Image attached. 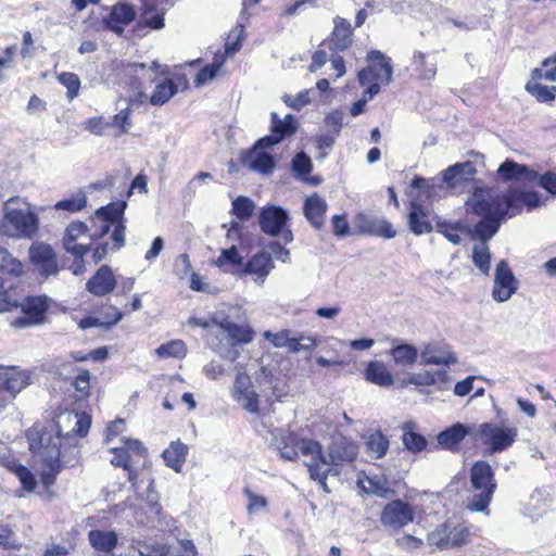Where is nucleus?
<instances>
[{"instance_id": "obj_2", "label": "nucleus", "mask_w": 556, "mask_h": 556, "mask_svg": "<svg viewBox=\"0 0 556 556\" xmlns=\"http://www.w3.org/2000/svg\"><path fill=\"white\" fill-rule=\"evenodd\" d=\"M0 236L14 239H31L38 233L39 218L25 199L12 197L2 206Z\"/></svg>"}, {"instance_id": "obj_50", "label": "nucleus", "mask_w": 556, "mask_h": 556, "mask_svg": "<svg viewBox=\"0 0 556 556\" xmlns=\"http://www.w3.org/2000/svg\"><path fill=\"white\" fill-rule=\"evenodd\" d=\"M437 383L435 375L432 371H420L408 374L402 381L401 387L414 384L417 387H430Z\"/></svg>"}, {"instance_id": "obj_22", "label": "nucleus", "mask_w": 556, "mask_h": 556, "mask_svg": "<svg viewBox=\"0 0 556 556\" xmlns=\"http://www.w3.org/2000/svg\"><path fill=\"white\" fill-rule=\"evenodd\" d=\"M87 226L81 222L71 223L63 237V248L75 257L84 256L89 251V245L78 244L76 241L87 232Z\"/></svg>"}, {"instance_id": "obj_5", "label": "nucleus", "mask_w": 556, "mask_h": 556, "mask_svg": "<svg viewBox=\"0 0 556 556\" xmlns=\"http://www.w3.org/2000/svg\"><path fill=\"white\" fill-rule=\"evenodd\" d=\"M33 383L31 372L17 366L0 365V414L12 405L17 394Z\"/></svg>"}, {"instance_id": "obj_42", "label": "nucleus", "mask_w": 556, "mask_h": 556, "mask_svg": "<svg viewBox=\"0 0 556 556\" xmlns=\"http://www.w3.org/2000/svg\"><path fill=\"white\" fill-rule=\"evenodd\" d=\"M389 448V440L381 431L370 433L366 441V451L372 458H382Z\"/></svg>"}, {"instance_id": "obj_36", "label": "nucleus", "mask_w": 556, "mask_h": 556, "mask_svg": "<svg viewBox=\"0 0 556 556\" xmlns=\"http://www.w3.org/2000/svg\"><path fill=\"white\" fill-rule=\"evenodd\" d=\"M270 130L281 136V141L298 130V122L291 114H287L283 118H280L276 112H273L270 114Z\"/></svg>"}, {"instance_id": "obj_55", "label": "nucleus", "mask_w": 556, "mask_h": 556, "mask_svg": "<svg viewBox=\"0 0 556 556\" xmlns=\"http://www.w3.org/2000/svg\"><path fill=\"white\" fill-rule=\"evenodd\" d=\"M255 205L252 200L247 197H238L232 202V213L242 220L252 216Z\"/></svg>"}, {"instance_id": "obj_9", "label": "nucleus", "mask_w": 556, "mask_h": 556, "mask_svg": "<svg viewBox=\"0 0 556 556\" xmlns=\"http://www.w3.org/2000/svg\"><path fill=\"white\" fill-rule=\"evenodd\" d=\"M289 216L287 211L279 206L264 207L258 217L261 229L268 236L277 237L282 236L285 242H291L293 235L290 229H285Z\"/></svg>"}, {"instance_id": "obj_7", "label": "nucleus", "mask_w": 556, "mask_h": 556, "mask_svg": "<svg viewBox=\"0 0 556 556\" xmlns=\"http://www.w3.org/2000/svg\"><path fill=\"white\" fill-rule=\"evenodd\" d=\"M517 437V429L496 424H481L472 438L490 447V452H501L513 445Z\"/></svg>"}, {"instance_id": "obj_16", "label": "nucleus", "mask_w": 556, "mask_h": 556, "mask_svg": "<svg viewBox=\"0 0 556 556\" xmlns=\"http://www.w3.org/2000/svg\"><path fill=\"white\" fill-rule=\"evenodd\" d=\"M356 229L366 235L391 239L396 236L392 225L386 219L372 218L364 213L357 214L355 218Z\"/></svg>"}, {"instance_id": "obj_39", "label": "nucleus", "mask_w": 556, "mask_h": 556, "mask_svg": "<svg viewBox=\"0 0 556 556\" xmlns=\"http://www.w3.org/2000/svg\"><path fill=\"white\" fill-rule=\"evenodd\" d=\"M218 328L225 331L232 340L241 343H248L253 340V331L242 325L233 324L227 319L218 323Z\"/></svg>"}, {"instance_id": "obj_14", "label": "nucleus", "mask_w": 556, "mask_h": 556, "mask_svg": "<svg viewBox=\"0 0 556 556\" xmlns=\"http://www.w3.org/2000/svg\"><path fill=\"white\" fill-rule=\"evenodd\" d=\"M329 459L334 468L342 464H350L355 460L358 454L357 444L343 435L333 439L331 445L328 447Z\"/></svg>"}, {"instance_id": "obj_20", "label": "nucleus", "mask_w": 556, "mask_h": 556, "mask_svg": "<svg viewBox=\"0 0 556 556\" xmlns=\"http://www.w3.org/2000/svg\"><path fill=\"white\" fill-rule=\"evenodd\" d=\"M274 268L271 255L266 252L256 253L253 255L244 266L245 274L254 276V282L262 287Z\"/></svg>"}, {"instance_id": "obj_10", "label": "nucleus", "mask_w": 556, "mask_h": 556, "mask_svg": "<svg viewBox=\"0 0 556 556\" xmlns=\"http://www.w3.org/2000/svg\"><path fill=\"white\" fill-rule=\"evenodd\" d=\"M21 301V299L18 300ZM23 316L14 318L11 326L20 329L37 326L43 323L49 307L46 296H29L18 302Z\"/></svg>"}, {"instance_id": "obj_28", "label": "nucleus", "mask_w": 556, "mask_h": 556, "mask_svg": "<svg viewBox=\"0 0 556 556\" xmlns=\"http://www.w3.org/2000/svg\"><path fill=\"white\" fill-rule=\"evenodd\" d=\"M135 18L134 8L127 3H117L113 7L110 15L105 18L108 28L115 33H122L124 26Z\"/></svg>"}, {"instance_id": "obj_41", "label": "nucleus", "mask_w": 556, "mask_h": 556, "mask_svg": "<svg viewBox=\"0 0 556 556\" xmlns=\"http://www.w3.org/2000/svg\"><path fill=\"white\" fill-rule=\"evenodd\" d=\"M178 92V86L170 79L159 83L153 90L150 102L153 105H163Z\"/></svg>"}, {"instance_id": "obj_40", "label": "nucleus", "mask_w": 556, "mask_h": 556, "mask_svg": "<svg viewBox=\"0 0 556 556\" xmlns=\"http://www.w3.org/2000/svg\"><path fill=\"white\" fill-rule=\"evenodd\" d=\"M390 354L396 365L408 366L416 363L417 349L412 344H397L390 350Z\"/></svg>"}, {"instance_id": "obj_6", "label": "nucleus", "mask_w": 556, "mask_h": 556, "mask_svg": "<svg viewBox=\"0 0 556 556\" xmlns=\"http://www.w3.org/2000/svg\"><path fill=\"white\" fill-rule=\"evenodd\" d=\"M468 207L478 216H506V193L494 188H476L467 200Z\"/></svg>"}, {"instance_id": "obj_54", "label": "nucleus", "mask_w": 556, "mask_h": 556, "mask_svg": "<svg viewBox=\"0 0 556 556\" xmlns=\"http://www.w3.org/2000/svg\"><path fill=\"white\" fill-rule=\"evenodd\" d=\"M428 543L439 549H448V523L444 522L430 532Z\"/></svg>"}, {"instance_id": "obj_15", "label": "nucleus", "mask_w": 556, "mask_h": 556, "mask_svg": "<svg viewBox=\"0 0 556 556\" xmlns=\"http://www.w3.org/2000/svg\"><path fill=\"white\" fill-rule=\"evenodd\" d=\"M421 362L425 365H445L450 366L457 363L456 355L451 348L443 342L427 343L420 354Z\"/></svg>"}, {"instance_id": "obj_47", "label": "nucleus", "mask_w": 556, "mask_h": 556, "mask_svg": "<svg viewBox=\"0 0 556 556\" xmlns=\"http://www.w3.org/2000/svg\"><path fill=\"white\" fill-rule=\"evenodd\" d=\"M402 442L406 450L412 453H418L426 448L427 440L424 435L412 430L410 425H406L402 435Z\"/></svg>"}, {"instance_id": "obj_12", "label": "nucleus", "mask_w": 556, "mask_h": 556, "mask_svg": "<svg viewBox=\"0 0 556 556\" xmlns=\"http://www.w3.org/2000/svg\"><path fill=\"white\" fill-rule=\"evenodd\" d=\"M518 289V281L508 263L501 260L495 267L492 298L496 302H506Z\"/></svg>"}, {"instance_id": "obj_32", "label": "nucleus", "mask_w": 556, "mask_h": 556, "mask_svg": "<svg viewBox=\"0 0 556 556\" xmlns=\"http://www.w3.org/2000/svg\"><path fill=\"white\" fill-rule=\"evenodd\" d=\"M364 375L367 381L377 386L390 387L393 384V377L382 362L370 361Z\"/></svg>"}, {"instance_id": "obj_57", "label": "nucleus", "mask_w": 556, "mask_h": 556, "mask_svg": "<svg viewBox=\"0 0 556 556\" xmlns=\"http://www.w3.org/2000/svg\"><path fill=\"white\" fill-rule=\"evenodd\" d=\"M470 535L467 528L463 526L451 527L448 523V548L459 547L464 545Z\"/></svg>"}, {"instance_id": "obj_56", "label": "nucleus", "mask_w": 556, "mask_h": 556, "mask_svg": "<svg viewBox=\"0 0 556 556\" xmlns=\"http://www.w3.org/2000/svg\"><path fill=\"white\" fill-rule=\"evenodd\" d=\"M435 227L437 231L442 233L451 243H460V236L458 235V231L460 230L462 226L459 223L453 224L446 220H442L438 222Z\"/></svg>"}, {"instance_id": "obj_1", "label": "nucleus", "mask_w": 556, "mask_h": 556, "mask_svg": "<svg viewBox=\"0 0 556 556\" xmlns=\"http://www.w3.org/2000/svg\"><path fill=\"white\" fill-rule=\"evenodd\" d=\"M90 425L88 415L65 412L58 416L55 437L37 426L28 430L29 450L41 465V480L46 486L54 483L62 466H74L78 462L77 437L86 435Z\"/></svg>"}, {"instance_id": "obj_43", "label": "nucleus", "mask_w": 556, "mask_h": 556, "mask_svg": "<svg viewBox=\"0 0 556 556\" xmlns=\"http://www.w3.org/2000/svg\"><path fill=\"white\" fill-rule=\"evenodd\" d=\"M472 262L482 275L488 276L491 269V253L488 243L479 242L472 248Z\"/></svg>"}, {"instance_id": "obj_59", "label": "nucleus", "mask_w": 556, "mask_h": 556, "mask_svg": "<svg viewBox=\"0 0 556 556\" xmlns=\"http://www.w3.org/2000/svg\"><path fill=\"white\" fill-rule=\"evenodd\" d=\"M243 493L249 501L247 508L250 514L266 509L267 500L264 496L253 493L249 488H244Z\"/></svg>"}, {"instance_id": "obj_62", "label": "nucleus", "mask_w": 556, "mask_h": 556, "mask_svg": "<svg viewBox=\"0 0 556 556\" xmlns=\"http://www.w3.org/2000/svg\"><path fill=\"white\" fill-rule=\"evenodd\" d=\"M73 386L76 391L80 393L81 396H87L90 389V374L86 369L79 370L78 375L75 377Z\"/></svg>"}, {"instance_id": "obj_33", "label": "nucleus", "mask_w": 556, "mask_h": 556, "mask_svg": "<svg viewBox=\"0 0 556 556\" xmlns=\"http://www.w3.org/2000/svg\"><path fill=\"white\" fill-rule=\"evenodd\" d=\"M481 220L475 226L473 237L480 242H488L498 231L505 216H480Z\"/></svg>"}, {"instance_id": "obj_44", "label": "nucleus", "mask_w": 556, "mask_h": 556, "mask_svg": "<svg viewBox=\"0 0 556 556\" xmlns=\"http://www.w3.org/2000/svg\"><path fill=\"white\" fill-rule=\"evenodd\" d=\"M317 348V340L305 332L290 336L288 351L291 353L313 352Z\"/></svg>"}, {"instance_id": "obj_53", "label": "nucleus", "mask_w": 556, "mask_h": 556, "mask_svg": "<svg viewBox=\"0 0 556 556\" xmlns=\"http://www.w3.org/2000/svg\"><path fill=\"white\" fill-rule=\"evenodd\" d=\"M115 456L111 459V464L113 466H122L125 470L128 471V480L132 482V485L137 488L136 482V473L130 469L129 467V459L130 456L127 454V451L125 447H114L112 448Z\"/></svg>"}, {"instance_id": "obj_63", "label": "nucleus", "mask_w": 556, "mask_h": 556, "mask_svg": "<svg viewBox=\"0 0 556 556\" xmlns=\"http://www.w3.org/2000/svg\"><path fill=\"white\" fill-rule=\"evenodd\" d=\"M308 93H309L308 90H303V91L299 92L295 97L286 94V96H283L282 100L288 106H290L294 110H300L304 105L309 103Z\"/></svg>"}, {"instance_id": "obj_37", "label": "nucleus", "mask_w": 556, "mask_h": 556, "mask_svg": "<svg viewBox=\"0 0 556 556\" xmlns=\"http://www.w3.org/2000/svg\"><path fill=\"white\" fill-rule=\"evenodd\" d=\"M243 257L240 255L238 249L235 245H231L228 249H223L220 254L212 261V264L228 273L235 266L241 265Z\"/></svg>"}, {"instance_id": "obj_30", "label": "nucleus", "mask_w": 556, "mask_h": 556, "mask_svg": "<svg viewBox=\"0 0 556 556\" xmlns=\"http://www.w3.org/2000/svg\"><path fill=\"white\" fill-rule=\"evenodd\" d=\"M0 281H4L8 286L10 282L15 285V280L24 271L23 264L2 247H0Z\"/></svg>"}, {"instance_id": "obj_49", "label": "nucleus", "mask_w": 556, "mask_h": 556, "mask_svg": "<svg viewBox=\"0 0 556 556\" xmlns=\"http://www.w3.org/2000/svg\"><path fill=\"white\" fill-rule=\"evenodd\" d=\"M531 77L533 80L556 81V53L542 62V68L532 70Z\"/></svg>"}, {"instance_id": "obj_31", "label": "nucleus", "mask_w": 556, "mask_h": 556, "mask_svg": "<svg viewBox=\"0 0 556 556\" xmlns=\"http://www.w3.org/2000/svg\"><path fill=\"white\" fill-rule=\"evenodd\" d=\"M500 176L505 180L522 179L533 181L538 178V173L526 165L518 164L511 160H506L497 169Z\"/></svg>"}, {"instance_id": "obj_25", "label": "nucleus", "mask_w": 556, "mask_h": 556, "mask_svg": "<svg viewBox=\"0 0 556 556\" xmlns=\"http://www.w3.org/2000/svg\"><path fill=\"white\" fill-rule=\"evenodd\" d=\"M506 201L507 212L511 210L513 214L520 212L522 207L531 211L541 204L539 194L532 191H508L506 192Z\"/></svg>"}, {"instance_id": "obj_61", "label": "nucleus", "mask_w": 556, "mask_h": 556, "mask_svg": "<svg viewBox=\"0 0 556 556\" xmlns=\"http://www.w3.org/2000/svg\"><path fill=\"white\" fill-rule=\"evenodd\" d=\"M291 336V331L288 329H282L276 333L270 331H265L263 337L268 340L275 348H287L289 345V339Z\"/></svg>"}, {"instance_id": "obj_64", "label": "nucleus", "mask_w": 556, "mask_h": 556, "mask_svg": "<svg viewBox=\"0 0 556 556\" xmlns=\"http://www.w3.org/2000/svg\"><path fill=\"white\" fill-rule=\"evenodd\" d=\"M292 168L301 175L308 174L312 170L311 159L304 152L298 153L292 161Z\"/></svg>"}, {"instance_id": "obj_29", "label": "nucleus", "mask_w": 556, "mask_h": 556, "mask_svg": "<svg viewBox=\"0 0 556 556\" xmlns=\"http://www.w3.org/2000/svg\"><path fill=\"white\" fill-rule=\"evenodd\" d=\"M243 162L250 169L261 174H269L275 167L273 156L262 149L252 148L244 156Z\"/></svg>"}, {"instance_id": "obj_21", "label": "nucleus", "mask_w": 556, "mask_h": 556, "mask_svg": "<svg viewBox=\"0 0 556 556\" xmlns=\"http://www.w3.org/2000/svg\"><path fill=\"white\" fill-rule=\"evenodd\" d=\"M328 210L327 202L317 193H313L304 201L303 213L306 220L315 229H321L325 225V215Z\"/></svg>"}, {"instance_id": "obj_51", "label": "nucleus", "mask_w": 556, "mask_h": 556, "mask_svg": "<svg viewBox=\"0 0 556 556\" xmlns=\"http://www.w3.org/2000/svg\"><path fill=\"white\" fill-rule=\"evenodd\" d=\"M87 204L86 194L83 191H77L70 198L59 201L55 204V210H64L67 212H78L83 210Z\"/></svg>"}, {"instance_id": "obj_8", "label": "nucleus", "mask_w": 556, "mask_h": 556, "mask_svg": "<svg viewBox=\"0 0 556 556\" xmlns=\"http://www.w3.org/2000/svg\"><path fill=\"white\" fill-rule=\"evenodd\" d=\"M367 60L370 62L367 68L358 72V81L362 86L376 81L389 85L392 80L393 68L390 59L378 50H371Z\"/></svg>"}, {"instance_id": "obj_4", "label": "nucleus", "mask_w": 556, "mask_h": 556, "mask_svg": "<svg viewBox=\"0 0 556 556\" xmlns=\"http://www.w3.org/2000/svg\"><path fill=\"white\" fill-rule=\"evenodd\" d=\"M298 447L307 467L309 478L317 481L325 492H329L327 485V477L330 473L338 475L336 468L332 467L331 460L327 459L323 452L321 444L313 439H302L298 441Z\"/></svg>"}, {"instance_id": "obj_46", "label": "nucleus", "mask_w": 556, "mask_h": 556, "mask_svg": "<svg viewBox=\"0 0 556 556\" xmlns=\"http://www.w3.org/2000/svg\"><path fill=\"white\" fill-rule=\"evenodd\" d=\"M526 90L541 102H551L556 96L555 86L542 85L538 80H533L532 77L531 80L527 83Z\"/></svg>"}, {"instance_id": "obj_60", "label": "nucleus", "mask_w": 556, "mask_h": 556, "mask_svg": "<svg viewBox=\"0 0 556 556\" xmlns=\"http://www.w3.org/2000/svg\"><path fill=\"white\" fill-rule=\"evenodd\" d=\"M122 318H123V313H121L119 311H116L114 308L113 317L111 319L101 321L99 318L87 317V318L81 319V321L79 323V327L81 329H87V328L94 327V326H112V325H115L116 323H118Z\"/></svg>"}, {"instance_id": "obj_45", "label": "nucleus", "mask_w": 556, "mask_h": 556, "mask_svg": "<svg viewBox=\"0 0 556 556\" xmlns=\"http://www.w3.org/2000/svg\"><path fill=\"white\" fill-rule=\"evenodd\" d=\"M20 299L13 282L8 286L4 281H0V313L18 307Z\"/></svg>"}, {"instance_id": "obj_35", "label": "nucleus", "mask_w": 556, "mask_h": 556, "mask_svg": "<svg viewBox=\"0 0 556 556\" xmlns=\"http://www.w3.org/2000/svg\"><path fill=\"white\" fill-rule=\"evenodd\" d=\"M408 224L410 230L417 236L428 233L432 230V225L428 215L417 204H412V208L408 214Z\"/></svg>"}, {"instance_id": "obj_34", "label": "nucleus", "mask_w": 556, "mask_h": 556, "mask_svg": "<svg viewBox=\"0 0 556 556\" xmlns=\"http://www.w3.org/2000/svg\"><path fill=\"white\" fill-rule=\"evenodd\" d=\"M188 447L180 441L172 442L163 452V458L167 466L179 472L186 460Z\"/></svg>"}, {"instance_id": "obj_52", "label": "nucleus", "mask_w": 556, "mask_h": 556, "mask_svg": "<svg viewBox=\"0 0 556 556\" xmlns=\"http://www.w3.org/2000/svg\"><path fill=\"white\" fill-rule=\"evenodd\" d=\"M367 483L369 486L366 489V491L374 495L382 498H389L394 495V491L390 488L388 481L384 478H367Z\"/></svg>"}, {"instance_id": "obj_23", "label": "nucleus", "mask_w": 556, "mask_h": 556, "mask_svg": "<svg viewBox=\"0 0 556 556\" xmlns=\"http://www.w3.org/2000/svg\"><path fill=\"white\" fill-rule=\"evenodd\" d=\"M116 286L111 267L102 265L88 280L86 289L93 295L103 296L113 291Z\"/></svg>"}, {"instance_id": "obj_26", "label": "nucleus", "mask_w": 556, "mask_h": 556, "mask_svg": "<svg viewBox=\"0 0 556 556\" xmlns=\"http://www.w3.org/2000/svg\"><path fill=\"white\" fill-rule=\"evenodd\" d=\"M334 28L330 37V48L343 51L352 43L353 29L351 23L340 16L333 20Z\"/></svg>"}, {"instance_id": "obj_11", "label": "nucleus", "mask_w": 556, "mask_h": 556, "mask_svg": "<svg viewBox=\"0 0 556 556\" xmlns=\"http://www.w3.org/2000/svg\"><path fill=\"white\" fill-rule=\"evenodd\" d=\"M414 518L415 511L408 503L402 500H394L382 509L380 522L389 530L399 531L412 523Z\"/></svg>"}, {"instance_id": "obj_27", "label": "nucleus", "mask_w": 556, "mask_h": 556, "mask_svg": "<svg viewBox=\"0 0 556 556\" xmlns=\"http://www.w3.org/2000/svg\"><path fill=\"white\" fill-rule=\"evenodd\" d=\"M88 541L97 554L110 553L118 544L116 532L111 530L93 529L88 532Z\"/></svg>"}, {"instance_id": "obj_58", "label": "nucleus", "mask_w": 556, "mask_h": 556, "mask_svg": "<svg viewBox=\"0 0 556 556\" xmlns=\"http://www.w3.org/2000/svg\"><path fill=\"white\" fill-rule=\"evenodd\" d=\"M58 79L66 87L68 98L73 99L78 94L80 80L76 74L64 72L58 76Z\"/></svg>"}, {"instance_id": "obj_19", "label": "nucleus", "mask_w": 556, "mask_h": 556, "mask_svg": "<svg viewBox=\"0 0 556 556\" xmlns=\"http://www.w3.org/2000/svg\"><path fill=\"white\" fill-rule=\"evenodd\" d=\"M142 18L146 26L152 29L164 27V14L173 5L169 0H141Z\"/></svg>"}, {"instance_id": "obj_13", "label": "nucleus", "mask_w": 556, "mask_h": 556, "mask_svg": "<svg viewBox=\"0 0 556 556\" xmlns=\"http://www.w3.org/2000/svg\"><path fill=\"white\" fill-rule=\"evenodd\" d=\"M231 396L247 412L258 414L260 396L254 390L250 376L247 374L239 372L236 376Z\"/></svg>"}, {"instance_id": "obj_18", "label": "nucleus", "mask_w": 556, "mask_h": 556, "mask_svg": "<svg viewBox=\"0 0 556 556\" xmlns=\"http://www.w3.org/2000/svg\"><path fill=\"white\" fill-rule=\"evenodd\" d=\"M476 173L473 163L467 161L447 167L442 172V179L448 189H456L458 186L472 181Z\"/></svg>"}, {"instance_id": "obj_48", "label": "nucleus", "mask_w": 556, "mask_h": 556, "mask_svg": "<svg viewBox=\"0 0 556 556\" xmlns=\"http://www.w3.org/2000/svg\"><path fill=\"white\" fill-rule=\"evenodd\" d=\"M155 353L161 358H166V357L182 358L187 354V348H186V344L184 343V341L172 340L167 343L160 345L155 350Z\"/></svg>"}, {"instance_id": "obj_3", "label": "nucleus", "mask_w": 556, "mask_h": 556, "mask_svg": "<svg viewBox=\"0 0 556 556\" xmlns=\"http://www.w3.org/2000/svg\"><path fill=\"white\" fill-rule=\"evenodd\" d=\"M470 483L477 494L467 504L471 511H488V506L496 489L494 472L489 463L477 460L470 470Z\"/></svg>"}, {"instance_id": "obj_24", "label": "nucleus", "mask_w": 556, "mask_h": 556, "mask_svg": "<svg viewBox=\"0 0 556 556\" xmlns=\"http://www.w3.org/2000/svg\"><path fill=\"white\" fill-rule=\"evenodd\" d=\"M469 434H471L470 427L457 422L451 426L450 428L441 431L437 435V441L442 448L455 451L457 448V445Z\"/></svg>"}, {"instance_id": "obj_17", "label": "nucleus", "mask_w": 556, "mask_h": 556, "mask_svg": "<svg viewBox=\"0 0 556 556\" xmlns=\"http://www.w3.org/2000/svg\"><path fill=\"white\" fill-rule=\"evenodd\" d=\"M29 257L33 264L45 276L58 273V264L53 250L45 243L33 244L29 249Z\"/></svg>"}, {"instance_id": "obj_38", "label": "nucleus", "mask_w": 556, "mask_h": 556, "mask_svg": "<svg viewBox=\"0 0 556 556\" xmlns=\"http://www.w3.org/2000/svg\"><path fill=\"white\" fill-rule=\"evenodd\" d=\"M126 202L124 201H118V202H112L110 204H108L106 206H102L100 208H98L93 215V217L91 218V223L92 225H96L97 224V220H103V219H109L111 220L112 223H117L118 220H121L123 214H124V211L126 208Z\"/></svg>"}]
</instances>
